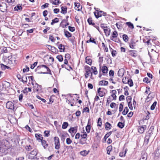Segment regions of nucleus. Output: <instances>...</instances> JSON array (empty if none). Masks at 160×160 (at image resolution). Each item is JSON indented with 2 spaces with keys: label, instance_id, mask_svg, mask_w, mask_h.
Here are the masks:
<instances>
[{
  "label": "nucleus",
  "instance_id": "1",
  "mask_svg": "<svg viewBox=\"0 0 160 160\" xmlns=\"http://www.w3.org/2000/svg\"><path fill=\"white\" fill-rule=\"evenodd\" d=\"M10 146L9 142L4 139L0 141V156L6 155Z\"/></svg>",
  "mask_w": 160,
  "mask_h": 160
},
{
  "label": "nucleus",
  "instance_id": "2",
  "mask_svg": "<svg viewBox=\"0 0 160 160\" xmlns=\"http://www.w3.org/2000/svg\"><path fill=\"white\" fill-rule=\"evenodd\" d=\"M94 15L97 18L101 17L102 15L106 16L107 15L106 12H104L102 11H95L94 12Z\"/></svg>",
  "mask_w": 160,
  "mask_h": 160
},
{
  "label": "nucleus",
  "instance_id": "3",
  "mask_svg": "<svg viewBox=\"0 0 160 160\" xmlns=\"http://www.w3.org/2000/svg\"><path fill=\"white\" fill-rule=\"evenodd\" d=\"M38 150L36 149H34L31 152L30 155H29L28 158L31 159H34L35 158L38 159L37 157H35L38 154Z\"/></svg>",
  "mask_w": 160,
  "mask_h": 160
},
{
  "label": "nucleus",
  "instance_id": "4",
  "mask_svg": "<svg viewBox=\"0 0 160 160\" xmlns=\"http://www.w3.org/2000/svg\"><path fill=\"white\" fill-rule=\"evenodd\" d=\"M2 86V88L3 89L6 90L7 88H8L10 86V84L9 82L6 81H3L1 82Z\"/></svg>",
  "mask_w": 160,
  "mask_h": 160
},
{
  "label": "nucleus",
  "instance_id": "5",
  "mask_svg": "<svg viewBox=\"0 0 160 160\" xmlns=\"http://www.w3.org/2000/svg\"><path fill=\"white\" fill-rule=\"evenodd\" d=\"M6 107L8 109H14V104L12 102H8L6 104Z\"/></svg>",
  "mask_w": 160,
  "mask_h": 160
},
{
  "label": "nucleus",
  "instance_id": "6",
  "mask_svg": "<svg viewBox=\"0 0 160 160\" xmlns=\"http://www.w3.org/2000/svg\"><path fill=\"white\" fill-rule=\"evenodd\" d=\"M151 135H150L149 133H146L145 137L144 138V144L147 145L148 144L149 138L151 137Z\"/></svg>",
  "mask_w": 160,
  "mask_h": 160
},
{
  "label": "nucleus",
  "instance_id": "7",
  "mask_svg": "<svg viewBox=\"0 0 160 160\" xmlns=\"http://www.w3.org/2000/svg\"><path fill=\"white\" fill-rule=\"evenodd\" d=\"M45 46L46 47H47V46H48V47H50L51 48V50L53 53H57L58 52V50L54 46H52L51 45H46Z\"/></svg>",
  "mask_w": 160,
  "mask_h": 160
},
{
  "label": "nucleus",
  "instance_id": "8",
  "mask_svg": "<svg viewBox=\"0 0 160 160\" xmlns=\"http://www.w3.org/2000/svg\"><path fill=\"white\" fill-rule=\"evenodd\" d=\"M43 138L42 137L41 139V140L42 145L44 149H46L48 147V144L47 143V141L45 140H43Z\"/></svg>",
  "mask_w": 160,
  "mask_h": 160
},
{
  "label": "nucleus",
  "instance_id": "9",
  "mask_svg": "<svg viewBox=\"0 0 160 160\" xmlns=\"http://www.w3.org/2000/svg\"><path fill=\"white\" fill-rule=\"evenodd\" d=\"M137 51L134 50H130L128 51L129 54L132 57H136L137 56Z\"/></svg>",
  "mask_w": 160,
  "mask_h": 160
},
{
  "label": "nucleus",
  "instance_id": "10",
  "mask_svg": "<svg viewBox=\"0 0 160 160\" xmlns=\"http://www.w3.org/2000/svg\"><path fill=\"white\" fill-rule=\"evenodd\" d=\"M77 126L71 127L68 130V132L72 134V133H76L77 132Z\"/></svg>",
  "mask_w": 160,
  "mask_h": 160
},
{
  "label": "nucleus",
  "instance_id": "11",
  "mask_svg": "<svg viewBox=\"0 0 160 160\" xmlns=\"http://www.w3.org/2000/svg\"><path fill=\"white\" fill-rule=\"evenodd\" d=\"M125 70L124 68H121L119 69L118 72V75L119 77H122L124 72Z\"/></svg>",
  "mask_w": 160,
  "mask_h": 160
},
{
  "label": "nucleus",
  "instance_id": "12",
  "mask_svg": "<svg viewBox=\"0 0 160 160\" xmlns=\"http://www.w3.org/2000/svg\"><path fill=\"white\" fill-rule=\"evenodd\" d=\"M17 77L19 80L22 81L24 83L27 82V79L26 76H25V80H24L23 79V78H24V76L22 77V78H21V75L20 74H18L17 75Z\"/></svg>",
  "mask_w": 160,
  "mask_h": 160
},
{
  "label": "nucleus",
  "instance_id": "13",
  "mask_svg": "<svg viewBox=\"0 0 160 160\" xmlns=\"http://www.w3.org/2000/svg\"><path fill=\"white\" fill-rule=\"evenodd\" d=\"M136 45V42L132 39H131V41L129 43V46L132 49H134L135 46Z\"/></svg>",
  "mask_w": 160,
  "mask_h": 160
},
{
  "label": "nucleus",
  "instance_id": "14",
  "mask_svg": "<svg viewBox=\"0 0 160 160\" xmlns=\"http://www.w3.org/2000/svg\"><path fill=\"white\" fill-rule=\"evenodd\" d=\"M87 22L88 24L90 25H92L94 27L96 25L95 23L93 22L92 18L91 17H90L87 20Z\"/></svg>",
  "mask_w": 160,
  "mask_h": 160
},
{
  "label": "nucleus",
  "instance_id": "15",
  "mask_svg": "<svg viewBox=\"0 0 160 160\" xmlns=\"http://www.w3.org/2000/svg\"><path fill=\"white\" fill-rule=\"evenodd\" d=\"M84 68L86 70V74L87 75H89L90 73H91V70L90 68L88 66L86 65L85 66Z\"/></svg>",
  "mask_w": 160,
  "mask_h": 160
},
{
  "label": "nucleus",
  "instance_id": "16",
  "mask_svg": "<svg viewBox=\"0 0 160 160\" xmlns=\"http://www.w3.org/2000/svg\"><path fill=\"white\" fill-rule=\"evenodd\" d=\"M82 8V6L79 3H75V9L76 10H80Z\"/></svg>",
  "mask_w": 160,
  "mask_h": 160
},
{
  "label": "nucleus",
  "instance_id": "17",
  "mask_svg": "<svg viewBox=\"0 0 160 160\" xmlns=\"http://www.w3.org/2000/svg\"><path fill=\"white\" fill-rule=\"evenodd\" d=\"M90 120V119H88V124L86 127V130L88 133H89L91 130V125L89 123Z\"/></svg>",
  "mask_w": 160,
  "mask_h": 160
},
{
  "label": "nucleus",
  "instance_id": "18",
  "mask_svg": "<svg viewBox=\"0 0 160 160\" xmlns=\"http://www.w3.org/2000/svg\"><path fill=\"white\" fill-rule=\"evenodd\" d=\"M64 33L65 36L67 38H69L72 37V34L71 33L69 32L68 31L66 30L65 29L64 30Z\"/></svg>",
  "mask_w": 160,
  "mask_h": 160
},
{
  "label": "nucleus",
  "instance_id": "19",
  "mask_svg": "<svg viewBox=\"0 0 160 160\" xmlns=\"http://www.w3.org/2000/svg\"><path fill=\"white\" fill-rule=\"evenodd\" d=\"M58 48L60 50V52H64L65 50V48L64 45L60 44L58 45Z\"/></svg>",
  "mask_w": 160,
  "mask_h": 160
},
{
  "label": "nucleus",
  "instance_id": "20",
  "mask_svg": "<svg viewBox=\"0 0 160 160\" xmlns=\"http://www.w3.org/2000/svg\"><path fill=\"white\" fill-rule=\"evenodd\" d=\"M146 128V126L144 125L143 126L140 127L138 129V132L140 133H142L143 132L144 130Z\"/></svg>",
  "mask_w": 160,
  "mask_h": 160
},
{
  "label": "nucleus",
  "instance_id": "21",
  "mask_svg": "<svg viewBox=\"0 0 160 160\" xmlns=\"http://www.w3.org/2000/svg\"><path fill=\"white\" fill-rule=\"evenodd\" d=\"M105 129L107 130H109L111 129L112 128V125L110 123L108 122H106L105 123Z\"/></svg>",
  "mask_w": 160,
  "mask_h": 160
},
{
  "label": "nucleus",
  "instance_id": "22",
  "mask_svg": "<svg viewBox=\"0 0 160 160\" xmlns=\"http://www.w3.org/2000/svg\"><path fill=\"white\" fill-rule=\"evenodd\" d=\"M105 35L107 36H109L110 34V29L109 28H108L104 30Z\"/></svg>",
  "mask_w": 160,
  "mask_h": 160
},
{
  "label": "nucleus",
  "instance_id": "23",
  "mask_svg": "<svg viewBox=\"0 0 160 160\" xmlns=\"http://www.w3.org/2000/svg\"><path fill=\"white\" fill-rule=\"evenodd\" d=\"M86 62L89 65H91L92 63V60L89 58L88 56L87 57L85 58Z\"/></svg>",
  "mask_w": 160,
  "mask_h": 160
},
{
  "label": "nucleus",
  "instance_id": "24",
  "mask_svg": "<svg viewBox=\"0 0 160 160\" xmlns=\"http://www.w3.org/2000/svg\"><path fill=\"white\" fill-rule=\"evenodd\" d=\"M108 71V68L106 66H104L102 67V71L103 73H107Z\"/></svg>",
  "mask_w": 160,
  "mask_h": 160
},
{
  "label": "nucleus",
  "instance_id": "25",
  "mask_svg": "<svg viewBox=\"0 0 160 160\" xmlns=\"http://www.w3.org/2000/svg\"><path fill=\"white\" fill-rule=\"evenodd\" d=\"M108 84V82L106 81L102 80L99 82V85H107Z\"/></svg>",
  "mask_w": 160,
  "mask_h": 160
},
{
  "label": "nucleus",
  "instance_id": "26",
  "mask_svg": "<svg viewBox=\"0 0 160 160\" xmlns=\"http://www.w3.org/2000/svg\"><path fill=\"white\" fill-rule=\"evenodd\" d=\"M6 4L4 3H2L0 5V10H6Z\"/></svg>",
  "mask_w": 160,
  "mask_h": 160
},
{
  "label": "nucleus",
  "instance_id": "27",
  "mask_svg": "<svg viewBox=\"0 0 160 160\" xmlns=\"http://www.w3.org/2000/svg\"><path fill=\"white\" fill-rule=\"evenodd\" d=\"M36 91L38 92L39 91H40L41 90V89H42L41 85H39L37 83H36L34 87H36Z\"/></svg>",
  "mask_w": 160,
  "mask_h": 160
},
{
  "label": "nucleus",
  "instance_id": "28",
  "mask_svg": "<svg viewBox=\"0 0 160 160\" xmlns=\"http://www.w3.org/2000/svg\"><path fill=\"white\" fill-rule=\"evenodd\" d=\"M123 40L125 42H127L128 41L129 38L128 36L126 34H124L122 35Z\"/></svg>",
  "mask_w": 160,
  "mask_h": 160
},
{
  "label": "nucleus",
  "instance_id": "29",
  "mask_svg": "<svg viewBox=\"0 0 160 160\" xmlns=\"http://www.w3.org/2000/svg\"><path fill=\"white\" fill-rule=\"evenodd\" d=\"M124 122H119L117 126L121 129L124 126Z\"/></svg>",
  "mask_w": 160,
  "mask_h": 160
},
{
  "label": "nucleus",
  "instance_id": "30",
  "mask_svg": "<svg viewBox=\"0 0 160 160\" xmlns=\"http://www.w3.org/2000/svg\"><path fill=\"white\" fill-rule=\"evenodd\" d=\"M126 24L128 26V27L131 29H133L134 28V25L131 22H126Z\"/></svg>",
  "mask_w": 160,
  "mask_h": 160
},
{
  "label": "nucleus",
  "instance_id": "31",
  "mask_svg": "<svg viewBox=\"0 0 160 160\" xmlns=\"http://www.w3.org/2000/svg\"><path fill=\"white\" fill-rule=\"evenodd\" d=\"M118 35V32L116 31H114L112 33V36L110 38H116Z\"/></svg>",
  "mask_w": 160,
  "mask_h": 160
},
{
  "label": "nucleus",
  "instance_id": "32",
  "mask_svg": "<svg viewBox=\"0 0 160 160\" xmlns=\"http://www.w3.org/2000/svg\"><path fill=\"white\" fill-rule=\"evenodd\" d=\"M112 149V146H109L107 148V153L108 154H110V152Z\"/></svg>",
  "mask_w": 160,
  "mask_h": 160
},
{
  "label": "nucleus",
  "instance_id": "33",
  "mask_svg": "<svg viewBox=\"0 0 160 160\" xmlns=\"http://www.w3.org/2000/svg\"><path fill=\"white\" fill-rule=\"evenodd\" d=\"M22 9V5L19 4L15 7L14 10H21Z\"/></svg>",
  "mask_w": 160,
  "mask_h": 160
},
{
  "label": "nucleus",
  "instance_id": "34",
  "mask_svg": "<svg viewBox=\"0 0 160 160\" xmlns=\"http://www.w3.org/2000/svg\"><path fill=\"white\" fill-rule=\"evenodd\" d=\"M112 133V132H109L107 133L105 135L103 138V139L105 141H106L107 139L111 135Z\"/></svg>",
  "mask_w": 160,
  "mask_h": 160
},
{
  "label": "nucleus",
  "instance_id": "35",
  "mask_svg": "<svg viewBox=\"0 0 160 160\" xmlns=\"http://www.w3.org/2000/svg\"><path fill=\"white\" fill-rule=\"evenodd\" d=\"M59 21V19L57 18H55V19H53L51 24L52 25H53L54 23L58 22Z\"/></svg>",
  "mask_w": 160,
  "mask_h": 160
},
{
  "label": "nucleus",
  "instance_id": "36",
  "mask_svg": "<svg viewBox=\"0 0 160 160\" xmlns=\"http://www.w3.org/2000/svg\"><path fill=\"white\" fill-rule=\"evenodd\" d=\"M128 111L129 109L127 107H126L125 108L123 111L122 112V114H123V115H125L127 114Z\"/></svg>",
  "mask_w": 160,
  "mask_h": 160
},
{
  "label": "nucleus",
  "instance_id": "37",
  "mask_svg": "<svg viewBox=\"0 0 160 160\" xmlns=\"http://www.w3.org/2000/svg\"><path fill=\"white\" fill-rule=\"evenodd\" d=\"M147 154L146 153H144L142 155L139 160H147Z\"/></svg>",
  "mask_w": 160,
  "mask_h": 160
},
{
  "label": "nucleus",
  "instance_id": "38",
  "mask_svg": "<svg viewBox=\"0 0 160 160\" xmlns=\"http://www.w3.org/2000/svg\"><path fill=\"white\" fill-rule=\"evenodd\" d=\"M68 126V124L67 122H64L62 124V128L63 129H65L67 128Z\"/></svg>",
  "mask_w": 160,
  "mask_h": 160
},
{
  "label": "nucleus",
  "instance_id": "39",
  "mask_svg": "<svg viewBox=\"0 0 160 160\" xmlns=\"http://www.w3.org/2000/svg\"><path fill=\"white\" fill-rule=\"evenodd\" d=\"M56 58L60 62H62L63 61V58L62 56L61 55L57 56Z\"/></svg>",
  "mask_w": 160,
  "mask_h": 160
},
{
  "label": "nucleus",
  "instance_id": "40",
  "mask_svg": "<svg viewBox=\"0 0 160 160\" xmlns=\"http://www.w3.org/2000/svg\"><path fill=\"white\" fill-rule=\"evenodd\" d=\"M80 154L83 156H86L88 154V152L86 150H84L80 152Z\"/></svg>",
  "mask_w": 160,
  "mask_h": 160
},
{
  "label": "nucleus",
  "instance_id": "41",
  "mask_svg": "<svg viewBox=\"0 0 160 160\" xmlns=\"http://www.w3.org/2000/svg\"><path fill=\"white\" fill-rule=\"evenodd\" d=\"M35 137L36 138L37 140H40L41 141V137H42V135L40 134H35Z\"/></svg>",
  "mask_w": 160,
  "mask_h": 160
},
{
  "label": "nucleus",
  "instance_id": "42",
  "mask_svg": "<svg viewBox=\"0 0 160 160\" xmlns=\"http://www.w3.org/2000/svg\"><path fill=\"white\" fill-rule=\"evenodd\" d=\"M154 128V127L153 126H151L149 129V130L148 131V132H146L147 133H148L150 134V135H151L152 134V131L153 130Z\"/></svg>",
  "mask_w": 160,
  "mask_h": 160
},
{
  "label": "nucleus",
  "instance_id": "43",
  "mask_svg": "<svg viewBox=\"0 0 160 160\" xmlns=\"http://www.w3.org/2000/svg\"><path fill=\"white\" fill-rule=\"evenodd\" d=\"M92 38V37L90 36V38L89 40L86 41V43H89L90 42H91L95 44H97L96 42L95 41V39H93V41H91Z\"/></svg>",
  "mask_w": 160,
  "mask_h": 160
},
{
  "label": "nucleus",
  "instance_id": "44",
  "mask_svg": "<svg viewBox=\"0 0 160 160\" xmlns=\"http://www.w3.org/2000/svg\"><path fill=\"white\" fill-rule=\"evenodd\" d=\"M91 69L93 71V72L95 75H96L98 73V71L96 67L92 66L91 67Z\"/></svg>",
  "mask_w": 160,
  "mask_h": 160
},
{
  "label": "nucleus",
  "instance_id": "45",
  "mask_svg": "<svg viewBox=\"0 0 160 160\" xmlns=\"http://www.w3.org/2000/svg\"><path fill=\"white\" fill-rule=\"evenodd\" d=\"M127 83L130 87H132L133 85V81L131 79H128Z\"/></svg>",
  "mask_w": 160,
  "mask_h": 160
},
{
  "label": "nucleus",
  "instance_id": "46",
  "mask_svg": "<svg viewBox=\"0 0 160 160\" xmlns=\"http://www.w3.org/2000/svg\"><path fill=\"white\" fill-rule=\"evenodd\" d=\"M1 52L2 53H7L8 52V50L6 47H3L1 48Z\"/></svg>",
  "mask_w": 160,
  "mask_h": 160
},
{
  "label": "nucleus",
  "instance_id": "47",
  "mask_svg": "<svg viewBox=\"0 0 160 160\" xmlns=\"http://www.w3.org/2000/svg\"><path fill=\"white\" fill-rule=\"evenodd\" d=\"M157 103V102L156 101H155L152 104L150 108V109L151 110H153L155 109V107Z\"/></svg>",
  "mask_w": 160,
  "mask_h": 160
},
{
  "label": "nucleus",
  "instance_id": "48",
  "mask_svg": "<svg viewBox=\"0 0 160 160\" xmlns=\"http://www.w3.org/2000/svg\"><path fill=\"white\" fill-rule=\"evenodd\" d=\"M79 142L81 144L83 145L86 143V140H85L84 139L81 138Z\"/></svg>",
  "mask_w": 160,
  "mask_h": 160
},
{
  "label": "nucleus",
  "instance_id": "49",
  "mask_svg": "<svg viewBox=\"0 0 160 160\" xmlns=\"http://www.w3.org/2000/svg\"><path fill=\"white\" fill-rule=\"evenodd\" d=\"M55 148L56 149H58L60 148V142L55 143Z\"/></svg>",
  "mask_w": 160,
  "mask_h": 160
},
{
  "label": "nucleus",
  "instance_id": "50",
  "mask_svg": "<svg viewBox=\"0 0 160 160\" xmlns=\"http://www.w3.org/2000/svg\"><path fill=\"white\" fill-rule=\"evenodd\" d=\"M102 119L101 118H99L98 119V126L101 127L102 125Z\"/></svg>",
  "mask_w": 160,
  "mask_h": 160
},
{
  "label": "nucleus",
  "instance_id": "51",
  "mask_svg": "<svg viewBox=\"0 0 160 160\" xmlns=\"http://www.w3.org/2000/svg\"><path fill=\"white\" fill-rule=\"evenodd\" d=\"M100 27L103 29V30H104V29H106V28H108L106 24L104 23L101 24L100 25Z\"/></svg>",
  "mask_w": 160,
  "mask_h": 160
},
{
  "label": "nucleus",
  "instance_id": "52",
  "mask_svg": "<svg viewBox=\"0 0 160 160\" xmlns=\"http://www.w3.org/2000/svg\"><path fill=\"white\" fill-rule=\"evenodd\" d=\"M49 4L48 3H45L44 5H42L41 6V8L42 9H44V8L48 7Z\"/></svg>",
  "mask_w": 160,
  "mask_h": 160
},
{
  "label": "nucleus",
  "instance_id": "53",
  "mask_svg": "<svg viewBox=\"0 0 160 160\" xmlns=\"http://www.w3.org/2000/svg\"><path fill=\"white\" fill-rule=\"evenodd\" d=\"M68 28L69 30L71 32H74L75 30V28L74 27L69 26Z\"/></svg>",
  "mask_w": 160,
  "mask_h": 160
},
{
  "label": "nucleus",
  "instance_id": "54",
  "mask_svg": "<svg viewBox=\"0 0 160 160\" xmlns=\"http://www.w3.org/2000/svg\"><path fill=\"white\" fill-rule=\"evenodd\" d=\"M60 3V0H53L52 4L54 5H58Z\"/></svg>",
  "mask_w": 160,
  "mask_h": 160
},
{
  "label": "nucleus",
  "instance_id": "55",
  "mask_svg": "<svg viewBox=\"0 0 160 160\" xmlns=\"http://www.w3.org/2000/svg\"><path fill=\"white\" fill-rule=\"evenodd\" d=\"M110 39L111 40L115 42L119 43L121 44V41L119 38H116L115 40H114L113 38H110Z\"/></svg>",
  "mask_w": 160,
  "mask_h": 160
},
{
  "label": "nucleus",
  "instance_id": "56",
  "mask_svg": "<svg viewBox=\"0 0 160 160\" xmlns=\"http://www.w3.org/2000/svg\"><path fill=\"white\" fill-rule=\"evenodd\" d=\"M126 101L128 103V102H130V103H131V101H132L131 97L130 96L127 97H126Z\"/></svg>",
  "mask_w": 160,
  "mask_h": 160
},
{
  "label": "nucleus",
  "instance_id": "57",
  "mask_svg": "<svg viewBox=\"0 0 160 160\" xmlns=\"http://www.w3.org/2000/svg\"><path fill=\"white\" fill-rule=\"evenodd\" d=\"M109 75L110 77H113L114 76V72L112 70H111L109 72Z\"/></svg>",
  "mask_w": 160,
  "mask_h": 160
},
{
  "label": "nucleus",
  "instance_id": "58",
  "mask_svg": "<svg viewBox=\"0 0 160 160\" xmlns=\"http://www.w3.org/2000/svg\"><path fill=\"white\" fill-rule=\"evenodd\" d=\"M26 149L28 151H29L32 149V147L30 145L26 146L25 147Z\"/></svg>",
  "mask_w": 160,
  "mask_h": 160
},
{
  "label": "nucleus",
  "instance_id": "59",
  "mask_svg": "<svg viewBox=\"0 0 160 160\" xmlns=\"http://www.w3.org/2000/svg\"><path fill=\"white\" fill-rule=\"evenodd\" d=\"M49 39L52 42H54L55 40V39L53 38L52 35H49Z\"/></svg>",
  "mask_w": 160,
  "mask_h": 160
},
{
  "label": "nucleus",
  "instance_id": "60",
  "mask_svg": "<svg viewBox=\"0 0 160 160\" xmlns=\"http://www.w3.org/2000/svg\"><path fill=\"white\" fill-rule=\"evenodd\" d=\"M87 136V134L86 132H85L82 135H81V138L82 139H86V137Z\"/></svg>",
  "mask_w": 160,
  "mask_h": 160
},
{
  "label": "nucleus",
  "instance_id": "61",
  "mask_svg": "<svg viewBox=\"0 0 160 160\" xmlns=\"http://www.w3.org/2000/svg\"><path fill=\"white\" fill-rule=\"evenodd\" d=\"M44 134L45 136L47 137L49 136L50 135L49 131H45L44 132Z\"/></svg>",
  "mask_w": 160,
  "mask_h": 160
},
{
  "label": "nucleus",
  "instance_id": "62",
  "mask_svg": "<svg viewBox=\"0 0 160 160\" xmlns=\"http://www.w3.org/2000/svg\"><path fill=\"white\" fill-rule=\"evenodd\" d=\"M26 68H23V73L25 72H28L29 71V67L27 65L25 66Z\"/></svg>",
  "mask_w": 160,
  "mask_h": 160
},
{
  "label": "nucleus",
  "instance_id": "63",
  "mask_svg": "<svg viewBox=\"0 0 160 160\" xmlns=\"http://www.w3.org/2000/svg\"><path fill=\"white\" fill-rule=\"evenodd\" d=\"M0 65L1 66V69L3 70H5L6 69V65H4L3 64L1 63L0 64Z\"/></svg>",
  "mask_w": 160,
  "mask_h": 160
},
{
  "label": "nucleus",
  "instance_id": "64",
  "mask_svg": "<svg viewBox=\"0 0 160 160\" xmlns=\"http://www.w3.org/2000/svg\"><path fill=\"white\" fill-rule=\"evenodd\" d=\"M36 97L38 99L41 100L42 102H44V103H45L46 102V100L43 98H42L40 97L38 95H37L36 96Z\"/></svg>",
  "mask_w": 160,
  "mask_h": 160
}]
</instances>
